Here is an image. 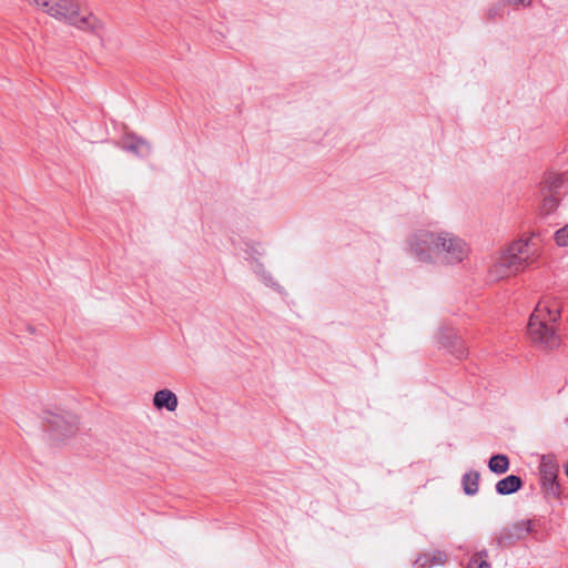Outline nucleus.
Here are the masks:
<instances>
[{
	"label": "nucleus",
	"mask_w": 568,
	"mask_h": 568,
	"mask_svg": "<svg viewBox=\"0 0 568 568\" xmlns=\"http://www.w3.org/2000/svg\"><path fill=\"white\" fill-rule=\"evenodd\" d=\"M410 254L419 262L456 265L465 261L470 247L465 240L448 232L418 231L408 241Z\"/></svg>",
	"instance_id": "f257e3e1"
},
{
	"label": "nucleus",
	"mask_w": 568,
	"mask_h": 568,
	"mask_svg": "<svg viewBox=\"0 0 568 568\" xmlns=\"http://www.w3.org/2000/svg\"><path fill=\"white\" fill-rule=\"evenodd\" d=\"M540 255V239L531 233L511 242L490 266L489 274L499 281L525 271Z\"/></svg>",
	"instance_id": "f03ea898"
},
{
	"label": "nucleus",
	"mask_w": 568,
	"mask_h": 568,
	"mask_svg": "<svg viewBox=\"0 0 568 568\" xmlns=\"http://www.w3.org/2000/svg\"><path fill=\"white\" fill-rule=\"evenodd\" d=\"M560 317V303L556 298L541 300L528 323V334L532 343L545 349H554L560 345V337L554 326Z\"/></svg>",
	"instance_id": "7ed1b4c3"
},
{
	"label": "nucleus",
	"mask_w": 568,
	"mask_h": 568,
	"mask_svg": "<svg viewBox=\"0 0 568 568\" xmlns=\"http://www.w3.org/2000/svg\"><path fill=\"white\" fill-rule=\"evenodd\" d=\"M50 17L67 22L80 30L98 32L101 21L88 9L82 8L79 0H30Z\"/></svg>",
	"instance_id": "20e7f679"
},
{
	"label": "nucleus",
	"mask_w": 568,
	"mask_h": 568,
	"mask_svg": "<svg viewBox=\"0 0 568 568\" xmlns=\"http://www.w3.org/2000/svg\"><path fill=\"white\" fill-rule=\"evenodd\" d=\"M49 436L52 442L61 443L77 430V416L70 412L48 413Z\"/></svg>",
	"instance_id": "39448f33"
},
{
	"label": "nucleus",
	"mask_w": 568,
	"mask_h": 568,
	"mask_svg": "<svg viewBox=\"0 0 568 568\" xmlns=\"http://www.w3.org/2000/svg\"><path fill=\"white\" fill-rule=\"evenodd\" d=\"M539 475L541 488L548 497H559L560 486L557 481L558 465L551 455H544L540 459Z\"/></svg>",
	"instance_id": "423d86ee"
},
{
	"label": "nucleus",
	"mask_w": 568,
	"mask_h": 568,
	"mask_svg": "<svg viewBox=\"0 0 568 568\" xmlns=\"http://www.w3.org/2000/svg\"><path fill=\"white\" fill-rule=\"evenodd\" d=\"M121 148L141 158L148 156L151 153V145L148 141L131 134L122 140Z\"/></svg>",
	"instance_id": "0eeeda50"
},
{
	"label": "nucleus",
	"mask_w": 568,
	"mask_h": 568,
	"mask_svg": "<svg viewBox=\"0 0 568 568\" xmlns=\"http://www.w3.org/2000/svg\"><path fill=\"white\" fill-rule=\"evenodd\" d=\"M153 406L156 409H166L175 412L179 406L178 396L170 389L164 388L155 392L153 396Z\"/></svg>",
	"instance_id": "6e6552de"
},
{
	"label": "nucleus",
	"mask_w": 568,
	"mask_h": 568,
	"mask_svg": "<svg viewBox=\"0 0 568 568\" xmlns=\"http://www.w3.org/2000/svg\"><path fill=\"white\" fill-rule=\"evenodd\" d=\"M520 477L516 475H509L497 483L496 491L499 495H510L517 491L520 488Z\"/></svg>",
	"instance_id": "1a4fd4ad"
},
{
	"label": "nucleus",
	"mask_w": 568,
	"mask_h": 568,
	"mask_svg": "<svg viewBox=\"0 0 568 568\" xmlns=\"http://www.w3.org/2000/svg\"><path fill=\"white\" fill-rule=\"evenodd\" d=\"M479 474L469 471L463 476L462 485L466 495H475L478 491Z\"/></svg>",
	"instance_id": "9d476101"
},
{
	"label": "nucleus",
	"mask_w": 568,
	"mask_h": 568,
	"mask_svg": "<svg viewBox=\"0 0 568 568\" xmlns=\"http://www.w3.org/2000/svg\"><path fill=\"white\" fill-rule=\"evenodd\" d=\"M488 467L493 473L504 474L509 467L508 457L506 455H495L489 459Z\"/></svg>",
	"instance_id": "9b49d317"
},
{
	"label": "nucleus",
	"mask_w": 568,
	"mask_h": 568,
	"mask_svg": "<svg viewBox=\"0 0 568 568\" xmlns=\"http://www.w3.org/2000/svg\"><path fill=\"white\" fill-rule=\"evenodd\" d=\"M488 556L487 550L476 552L469 560L467 568H490V565L485 559Z\"/></svg>",
	"instance_id": "f8f14e48"
},
{
	"label": "nucleus",
	"mask_w": 568,
	"mask_h": 568,
	"mask_svg": "<svg viewBox=\"0 0 568 568\" xmlns=\"http://www.w3.org/2000/svg\"><path fill=\"white\" fill-rule=\"evenodd\" d=\"M506 6L505 1L504 2H497V3H494L491 4L487 10H486V18L488 20H494L496 18H500L503 17V12H504V7Z\"/></svg>",
	"instance_id": "ddd939ff"
},
{
	"label": "nucleus",
	"mask_w": 568,
	"mask_h": 568,
	"mask_svg": "<svg viewBox=\"0 0 568 568\" xmlns=\"http://www.w3.org/2000/svg\"><path fill=\"white\" fill-rule=\"evenodd\" d=\"M555 242L559 246H568V224L555 232Z\"/></svg>",
	"instance_id": "4468645a"
},
{
	"label": "nucleus",
	"mask_w": 568,
	"mask_h": 568,
	"mask_svg": "<svg viewBox=\"0 0 568 568\" xmlns=\"http://www.w3.org/2000/svg\"><path fill=\"white\" fill-rule=\"evenodd\" d=\"M506 4L513 6V7H529L532 2V0H504Z\"/></svg>",
	"instance_id": "2eb2a0df"
},
{
	"label": "nucleus",
	"mask_w": 568,
	"mask_h": 568,
	"mask_svg": "<svg viewBox=\"0 0 568 568\" xmlns=\"http://www.w3.org/2000/svg\"><path fill=\"white\" fill-rule=\"evenodd\" d=\"M544 209L550 212L552 209L557 206V200L555 197H547L544 201Z\"/></svg>",
	"instance_id": "dca6fc26"
},
{
	"label": "nucleus",
	"mask_w": 568,
	"mask_h": 568,
	"mask_svg": "<svg viewBox=\"0 0 568 568\" xmlns=\"http://www.w3.org/2000/svg\"><path fill=\"white\" fill-rule=\"evenodd\" d=\"M435 560H436V562H437V564H443V562L445 561V556H444V555H442V554H439L438 559H437V558H435Z\"/></svg>",
	"instance_id": "f3484780"
},
{
	"label": "nucleus",
	"mask_w": 568,
	"mask_h": 568,
	"mask_svg": "<svg viewBox=\"0 0 568 568\" xmlns=\"http://www.w3.org/2000/svg\"><path fill=\"white\" fill-rule=\"evenodd\" d=\"M565 473H566V475H567V477H568V464H567V465H565Z\"/></svg>",
	"instance_id": "a211bd4d"
}]
</instances>
